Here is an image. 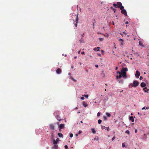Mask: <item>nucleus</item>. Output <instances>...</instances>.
Listing matches in <instances>:
<instances>
[{"mask_svg": "<svg viewBox=\"0 0 149 149\" xmlns=\"http://www.w3.org/2000/svg\"><path fill=\"white\" fill-rule=\"evenodd\" d=\"M97 137V139H96V137H95V138H94V140H96H96H98L99 139L98 138V137Z\"/></svg>", "mask_w": 149, "mask_h": 149, "instance_id": "obj_45", "label": "nucleus"}, {"mask_svg": "<svg viewBox=\"0 0 149 149\" xmlns=\"http://www.w3.org/2000/svg\"><path fill=\"white\" fill-rule=\"evenodd\" d=\"M101 128L102 130L105 129L107 130L108 131L110 130V129L109 128V127H105V126L101 125Z\"/></svg>", "mask_w": 149, "mask_h": 149, "instance_id": "obj_4", "label": "nucleus"}, {"mask_svg": "<svg viewBox=\"0 0 149 149\" xmlns=\"http://www.w3.org/2000/svg\"><path fill=\"white\" fill-rule=\"evenodd\" d=\"M84 97H82L81 98V99L82 100H84Z\"/></svg>", "mask_w": 149, "mask_h": 149, "instance_id": "obj_47", "label": "nucleus"}, {"mask_svg": "<svg viewBox=\"0 0 149 149\" xmlns=\"http://www.w3.org/2000/svg\"><path fill=\"white\" fill-rule=\"evenodd\" d=\"M78 15H79V14L78 13L77 14L76 18L75 19V22H76V23H78V20H79Z\"/></svg>", "mask_w": 149, "mask_h": 149, "instance_id": "obj_13", "label": "nucleus"}, {"mask_svg": "<svg viewBox=\"0 0 149 149\" xmlns=\"http://www.w3.org/2000/svg\"><path fill=\"white\" fill-rule=\"evenodd\" d=\"M86 72H88V70H86Z\"/></svg>", "mask_w": 149, "mask_h": 149, "instance_id": "obj_60", "label": "nucleus"}, {"mask_svg": "<svg viewBox=\"0 0 149 149\" xmlns=\"http://www.w3.org/2000/svg\"><path fill=\"white\" fill-rule=\"evenodd\" d=\"M140 73L138 71H136L135 74V76L136 78H138L140 75Z\"/></svg>", "mask_w": 149, "mask_h": 149, "instance_id": "obj_6", "label": "nucleus"}, {"mask_svg": "<svg viewBox=\"0 0 149 149\" xmlns=\"http://www.w3.org/2000/svg\"><path fill=\"white\" fill-rule=\"evenodd\" d=\"M145 107H143V108H142V110L144 109H145Z\"/></svg>", "mask_w": 149, "mask_h": 149, "instance_id": "obj_52", "label": "nucleus"}, {"mask_svg": "<svg viewBox=\"0 0 149 149\" xmlns=\"http://www.w3.org/2000/svg\"><path fill=\"white\" fill-rule=\"evenodd\" d=\"M128 23H129L128 22V21H127V22H125V23L126 24H128Z\"/></svg>", "mask_w": 149, "mask_h": 149, "instance_id": "obj_53", "label": "nucleus"}, {"mask_svg": "<svg viewBox=\"0 0 149 149\" xmlns=\"http://www.w3.org/2000/svg\"><path fill=\"white\" fill-rule=\"evenodd\" d=\"M149 109V106L148 107H146V109Z\"/></svg>", "mask_w": 149, "mask_h": 149, "instance_id": "obj_57", "label": "nucleus"}, {"mask_svg": "<svg viewBox=\"0 0 149 149\" xmlns=\"http://www.w3.org/2000/svg\"><path fill=\"white\" fill-rule=\"evenodd\" d=\"M103 118L104 120H107V118L105 116H104Z\"/></svg>", "mask_w": 149, "mask_h": 149, "instance_id": "obj_32", "label": "nucleus"}, {"mask_svg": "<svg viewBox=\"0 0 149 149\" xmlns=\"http://www.w3.org/2000/svg\"><path fill=\"white\" fill-rule=\"evenodd\" d=\"M56 141L58 142V141H60V140L58 138H57V139H56Z\"/></svg>", "mask_w": 149, "mask_h": 149, "instance_id": "obj_38", "label": "nucleus"}, {"mask_svg": "<svg viewBox=\"0 0 149 149\" xmlns=\"http://www.w3.org/2000/svg\"><path fill=\"white\" fill-rule=\"evenodd\" d=\"M139 82L135 80L133 81V84L131 83L130 84V85H131L132 86L136 87L139 85Z\"/></svg>", "mask_w": 149, "mask_h": 149, "instance_id": "obj_1", "label": "nucleus"}, {"mask_svg": "<svg viewBox=\"0 0 149 149\" xmlns=\"http://www.w3.org/2000/svg\"><path fill=\"white\" fill-rule=\"evenodd\" d=\"M101 52H104V51H103V50H101Z\"/></svg>", "mask_w": 149, "mask_h": 149, "instance_id": "obj_62", "label": "nucleus"}, {"mask_svg": "<svg viewBox=\"0 0 149 149\" xmlns=\"http://www.w3.org/2000/svg\"><path fill=\"white\" fill-rule=\"evenodd\" d=\"M125 133H127V134H130V132L128 130H127L126 132H125Z\"/></svg>", "mask_w": 149, "mask_h": 149, "instance_id": "obj_30", "label": "nucleus"}, {"mask_svg": "<svg viewBox=\"0 0 149 149\" xmlns=\"http://www.w3.org/2000/svg\"><path fill=\"white\" fill-rule=\"evenodd\" d=\"M56 118L58 120L60 121L61 120L60 117L58 115H57L56 116Z\"/></svg>", "mask_w": 149, "mask_h": 149, "instance_id": "obj_20", "label": "nucleus"}, {"mask_svg": "<svg viewBox=\"0 0 149 149\" xmlns=\"http://www.w3.org/2000/svg\"><path fill=\"white\" fill-rule=\"evenodd\" d=\"M124 6H121L120 8V9L121 10V13L122 14L125 15V16H127V13L126 10L124 9Z\"/></svg>", "mask_w": 149, "mask_h": 149, "instance_id": "obj_2", "label": "nucleus"}, {"mask_svg": "<svg viewBox=\"0 0 149 149\" xmlns=\"http://www.w3.org/2000/svg\"><path fill=\"white\" fill-rule=\"evenodd\" d=\"M62 129L61 128H60L59 129V131L61 132V129Z\"/></svg>", "mask_w": 149, "mask_h": 149, "instance_id": "obj_55", "label": "nucleus"}, {"mask_svg": "<svg viewBox=\"0 0 149 149\" xmlns=\"http://www.w3.org/2000/svg\"><path fill=\"white\" fill-rule=\"evenodd\" d=\"M130 120H131L132 122H134V120L133 116H131L130 118Z\"/></svg>", "mask_w": 149, "mask_h": 149, "instance_id": "obj_16", "label": "nucleus"}, {"mask_svg": "<svg viewBox=\"0 0 149 149\" xmlns=\"http://www.w3.org/2000/svg\"><path fill=\"white\" fill-rule=\"evenodd\" d=\"M97 55L98 56H101V55L100 54V53H99L97 54Z\"/></svg>", "mask_w": 149, "mask_h": 149, "instance_id": "obj_46", "label": "nucleus"}, {"mask_svg": "<svg viewBox=\"0 0 149 149\" xmlns=\"http://www.w3.org/2000/svg\"><path fill=\"white\" fill-rule=\"evenodd\" d=\"M83 104L84 106L85 107H86L88 105L87 103L85 102H83Z\"/></svg>", "mask_w": 149, "mask_h": 149, "instance_id": "obj_17", "label": "nucleus"}, {"mask_svg": "<svg viewBox=\"0 0 149 149\" xmlns=\"http://www.w3.org/2000/svg\"><path fill=\"white\" fill-rule=\"evenodd\" d=\"M106 115H107V116L109 117H110L111 116V114L108 113H106Z\"/></svg>", "mask_w": 149, "mask_h": 149, "instance_id": "obj_24", "label": "nucleus"}, {"mask_svg": "<svg viewBox=\"0 0 149 149\" xmlns=\"http://www.w3.org/2000/svg\"><path fill=\"white\" fill-rule=\"evenodd\" d=\"M61 70L59 68L57 69L56 70V72L58 74H60L61 73Z\"/></svg>", "mask_w": 149, "mask_h": 149, "instance_id": "obj_8", "label": "nucleus"}, {"mask_svg": "<svg viewBox=\"0 0 149 149\" xmlns=\"http://www.w3.org/2000/svg\"><path fill=\"white\" fill-rule=\"evenodd\" d=\"M132 53L133 54H135V52H134L133 51V49H132Z\"/></svg>", "mask_w": 149, "mask_h": 149, "instance_id": "obj_44", "label": "nucleus"}, {"mask_svg": "<svg viewBox=\"0 0 149 149\" xmlns=\"http://www.w3.org/2000/svg\"><path fill=\"white\" fill-rule=\"evenodd\" d=\"M117 7L120 9L121 6H122V3L120 2H118L117 3Z\"/></svg>", "mask_w": 149, "mask_h": 149, "instance_id": "obj_5", "label": "nucleus"}, {"mask_svg": "<svg viewBox=\"0 0 149 149\" xmlns=\"http://www.w3.org/2000/svg\"><path fill=\"white\" fill-rule=\"evenodd\" d=\"M75 135L76 136H78V134H75Z\"/></svg>", "mask_w": 149, "mask_h": 149, "instance_id": "obj_59", "label": "nucleus"}, {"mask_svg": "<svg viewBox=\"0 0 149 149\" xmlns=\"http://www.w3.org/2000/svg\"><path fill=\"white\" fill-rule=\"evenodd\" d=\"M117 73L119 74H121L123 78H126L127 77L126 76V72H120L118 71L117 72Z\"/></svg>", "mask_w": 149, "mask_h": 149, "instance_id": "obj_3", "label": "nucleus"}, {"mask_svg": "<svg viewBox=\"0 0 149 149\" xmlns=\"http://www.w3.org/2000/svg\"><path fill=\"white\" fill-rule=\"evenodd\" d=\"M100 115V113L99 112H98L97 114V116L98 117Z\"/></svg>", "mask_w": 149, "mask_h": 149, "instance_id": "obj_34", "label": "nucleus"}, {"mask_svg": "<svg viewBox=\"0 0 149 149\" xmlns=\"http://www.w3.org/2000/svg\"><path fill=\"white\" fill-rule=\"evenodd\" d=\"M79 41L80 42V43L81 42V40H79Z\"/></svg>", "mask_w": 149, "mask_h": 149, "instance_id": "obj_63", "label": "nucleus"}, {"mask_svg": "<svg viewBox=\"0 0 149 149\" xmlns=\"http://www.w3.org/2000/svg\"><path fill=\"white\" fill-rule=\"evenodd\" d=\"M135 132L136 133L137 132V129H135Z\"/></svg>", "mask_w": 149, "mask_h": 149, "instance_id": "obj_49", "label": "nucleus"}, {"mask_svg": "<svg viewBox=\"0 0 149 149\" xmlns=\"http://www.w3.org/2000/svg\"><path fill=\"white\" fill-rule=\"evenodd\" d=\"M100 49V47H97L94 48L93 50L95 51H100V50L99 49Z\"/></svg>", "mask_w": 149, "mask_h": 149, "instance_id": "obj_11", "label": "nucleus"}, {"mask_svg": "<svg viewBox=\"0 0 149 149\" xmlns=\"http://www.w3.org/2000/svg\"><path fill=\"white\" fill-rule=\"evenodd\" d=\"M143 79V77L142 76H140L139 78L140 80H141Z\"/></svg>", "mask_w": 149, "mask_h": 149, "instance_id": "obj_43", "label": "nucleus"}, {"mask_svg": "<svg viewBox=\"0 0 149 149\" xmlns=\"http://www.w3.org/2000/svg\"><path fill=\"white\" fill-rule=\"evenodd\" d=\"M116 138V137L115 136H114L112 139V141H113L114 140V139H115Z\"/></svg>", "mask_w": 149, "mask_h": 149, "instance_id": "obj_37", "label": "nucleus"}, {"mask_svg": "<svg viewBox=\"0 0 149 149\" xmlns=\"http://www.w3.org/2000/svg\"><path fill=\"white\" fill-rule=\"evenodd\" d=\"M99 39L100 41H102L104 40V38H99Z\"/></svg>", "mask_w": 149, "mask_h": 149, "instance_id": "obj_27", "label": "nucleus"}, {"mask_svg": "<svg viewBox=\"0 0 149 149\" xmlns=\"http://www.w3.org/2000/svg\"><path fill=\"white\" fill-rule=\"evenodd\" d=\"M81 54H85V53H84V52H82L81 53Z\"/></svg>", "mask_w": 149, "mask_h": 149, "instance_id": "obj_50", "label": "nucleus"}, {"mask_svg": "<svg viewBox=\"0 0 149 149\" xmlns=\"http://www.w3.org/2000/svg\"><path fill=\"white\" fill-rule=\"evenodd\" d=\"M123 68V69H124V70H125V72L126 71H128V69L127 68Z\"/></svg>", "mask_w": 149, "mask_h": 149, "instance_id": "obj_28", "label": "nucleus"}, {"mask_svg": "<svg viewBox=\"0 0 149 149\" xmlns=\"http://www.w3.org/2000/svg\"><path fill=\"white\" fill-rule=\"evenodd\" d=\"M50 129L53 130H54V125L52 124H50L49 125Z\"/></svg>", "mask_w": 149, "mask_h": 149, "instance_id": "obj_9", "label": "nucleus"}, {"mask_svg": "<svg viewBox=\"0 0 149 149\" xmlns=\"http://www.w3.org/2000/svg\"><path fill=\"white\" fill-rule=\"evenodd\" d=\"M91 130L93 134H95L96 133V132L95 131V130L94 129V128H92Z\"/></svg>", "mask_w": 149, "mask_h": 149, "instance_id": "obj_19", "label": "nucleus"}, {"mask_svg": "<svg viewBox=\"0 0 149 149\" xmlns=\"http://www.w3.org/2000/svg\"><path fill=\"white\" fill-rule=\"evenodd\" d=\"M122 146L123 147V148H124V147H125V144L124 143H123L122 144Z\"/></svg>", "mask_w": 149, "mask_h": 149, "instance_id": "obj_40", "label": "nucleus"}, {"mask_svg": "<svg viewBox=\"0 0 149 149\" xmlns=\"http://www.w3.org/2000/svg\"><path fill=\"white\" fill-rule=\"evenodd\" d=\"M58 148L57 145H54L52 147V149H57Z\"/></svg>", "mask_w": 149, "mask_h": 149, "instance_id": "obj_7", "label": "nucleus"}, {"mask_svg": "<svg viewBox=\"0 0 149 149\" xmlns=\"http://www.w3.org/2000/svg\"><path fill=\"white\" fill-rule=\"evenodd\" d=\"M146 89H147V87H145L143 88V90L146 92H147L149 90V89H147V90Z\"/></svg>", "mask_w": 149, "mask_h": 149, "instance_id": "obj_21", "label": "nucleus"}, {"mask_svg": "<svg viewBox=\"0 0 149 149\" xmlns=\"http://www.w3.org/2000/svg\"><path fill=\"white\" fill-rule=\"evenodd\" d=\"M64 147L66 149H67L68 148V147L67 145L65 146Z\"/></svg>", "mask_w": 149, "mask_h": 149, "instance_id": "obj_41", "label": "nucleus"}, {"mask_svg": "<svg viewBox=\"0 0 149 149\" xmlns=\"http://www.w3.org/2000/svg\"><path fill=\"white\" fill-rule=\"evenodd\" d=\"M82 132V131H81V130H79V132H78V134H80Z\"/></svg>", "mask_w": 149, "mask_h": 149, "instance_id": "obj_42", "label": "nucleus"}, {"mask_svg": "<svg viewBox=\"0 0 149 149\" xmlns=\"http://www.w3.org/2000/svg\"><path fill=\"white\" fill-rule=\"evenodd\" d=\"M121 74H119V75L118 76H117L116 77V79H118V78L120 79L122 77Z\"/></svg>", "mask_w": 149, "mask_h": 149, "instance_id": "obj_22", "label": "nucleus"}, {"mask_svg": "<svg viewBox=\"0 0 149 149\" xmlns=\"http://www.w3.org/2000/svg\"><path fill=\"white\" fill-rule=\"evenodd\" d=\"M139 45L141 46L142 47H144V45L143 44L142 42L141 41H139Z\"/></svg>", "mask_w": 149, "mask_h": 149, "instance_id": "obj_10", "label": "nucleus"}, {"mask_svg": "<svg viewBox=\"0 0 149 149\" xmlns=\"http://www.w3.org/2000/svg\"><path fill=\"white\" fill-rule=\"evenodd\" d=\"M89 56L90 57H91L92 58V56H91V55H89Z\"/></svg>", "mask_w": 149, "mask_h": 149, "instance_id": "obj_56", "label": "nucleus"}, {"mask_svg": "<svg viewBox=\"0 0 149 149\" xmlns=\"http://www.w3.org/2000/svg\"><path fill=\"white\" fill-rule=\"evenodd\" d=\"M146 85V84L144 82H142L141 84V86L142 87H145Z\"/></svg>", "mask_w": 149, "mask_h": 149, "instance_id": "obj_12", "label": "nucleus"}, {"mask_svg": "<svg viewBox=\"0 0 149 149\" xmlns=\"http://www.w3.org/2000/svg\"><path fill=\"white\" fill-rule=\"evenodd\" d=\"M95 66L96 68H98V65H95Z\"/></svg>", "mask_w": 149, "mask_h": 149, "instance_id": "obj_51", "label": "nucleus"}, {"mask_svg": "<svg viewBox=\"0 0 149 149\" xmlns=\"http://www.w3.org/2000/svg\"><path fill=\"white\" fill-rule=\"evenodd\" d=\"M77 56H75V57H74V58H75V59H76V58H77Z\"/></svg>", "mask_w": 149, "mask_h": 149, "instance_id": "obj_64", "label": "nucleus"}, {"mask_svg": "<svg viewBox=\"0 0 149 149\" xmlns=\"http://www.w3.org/2000/svg\"><path fill=\"white\" fill-rule=\"evenodd\" d=\"M101 122H102V120H101L100 119H99V120H98V123L99 124H100Z\"/></svg>", "mask_w": 149, "mask_h": 149, "instance_id": "obj_29", "label": "nucleus"}, {"mask_svg": "<svg viewBox=\"0 0 149 149\" xmlns=\"http://www.w3.org/2000/svg\"><path fill=\"white\" fill-rule=\"evenodd\" d=\"M119 40L121 43V44L123 45V44L122 43L123 42V40L122 39L120 38Z\"/></svg>", "mask_w": 149, "mask_h": 149, "instance_id": "obj_23", "label": "nucleus"}, {"mask_svg": "<svg viewBox=\"0 0 149 149\" xmlns=\"http://www.w3.org/2000/svg\"><path fill=\"white\" fill-rule=\"evenodd\" d=\"M126 72L124 69L123 68L122 69L121 72Z\"/></svg>", "mask_w": 149, "mask_h": 149, "instance_id": "obj_31", "label": "nucleus"}, {"mask_svg": "<svg viewBox=\"0 0 149 149\" xmlns=\"http://www.w3.org/2000/svg\"><path fill=\"white\" fill-rule=\"evenodd\" d=\"M111 8L114 11V13H115V11L116 10L115 9H114V8H113V7H111Z\"/></svg>", "mask_w": 149, "mask_h": 149, "instance_id": "obj_36", "label": "nucleus"}, {"mask_svg": "<svg viewBox=\"0 0 149 149\" xmlns=\"http://www.w3.org/2000/svg\"><path fill=\"white\" fill-rule=\"evenodd\" d=\"M83 96L85 97L86 98H88V95H84Z\"/></svg>", "mask_w": 149, "mask_h": 149, "instance_id": "obj_26", "label": "nucleus"}, {"mask_svg": "<svg viewBox=\"0 0 149 149\" xmlns=\"http://www.w3.org/2000/svg\"><path fill=\"white\" fill-rule=\"evenodd\" d=\"M58 135L59 137H61V138H63V134L61 133H58Z\"/></svg>", "mask_w": 149, "mask_h": 149, "instance_id": "obj_15", "label": "nucleus"}, {"mask_svg": "<svg viewBox=\"0 0 149 149\" xmlns=\"http://www.w3.org/2000/svg\"><path fill=\"white\" fill-rule=\"evenodd\" d=\"M84 33L83 34L81 35V36L82 37H84Z\"/></svg>", "mask_w": 149, "mask_h": 149, "instance_id": "obj_58", "label": "nucleus"}, {"mask_svg": "<svg viewBox=\"0 0 149 149\" xmlns=\"http://www.w3.org/2000/svg\"><path fill=\"white\" fill-rule=\"evenodd\" d=\"M94 22H93V28L94 29V23H95V19H94Z\"/></svg>", "mask_w": 149, "mask_h": 149, "instance_id": "obj_25", "label": "nucleus"}, {"mask_svg": "<svg viewBox=\"0 0 149 149\" xmlns=\"http://www.w3.org/2000/svg\"><path fill=\"white\" fill-rule=\"evenodd\" d=\"M76 23V22L75 24H74V26H75V27H77V23Z\"/></svg>", "mask_w": 149, "mask_h": 149, "instance_id": "obj_39", "label": "nucleus"}, {"mask_svg": "<svg viewBox=\"0 0 149 149\" xmlns=\"http://www.w3.org/2000/svg\"><path fill=\"white\" fill-rule=\"evenodd\" d=\"M80 50H79V51L78 52V53L79 54V53H80Z\"/></svg>", "mask_w": 149, "mask_h": 149, "instance_id": "obj_61", "label": "nucleus"}, {"mask_svg": "<svg viewBox=\"0 0 149 149\" xmlns=\"http://www.w3.org/2000/svg\"><path fill=\"white\" fill-rule=\"evenodd\" d=\"M118 67H116V70H117L118 69Z\"/></svg>", "mask_w": 149, "mask_h": 149, "instance_id": "obj_54", "label": "nucleus"}, {"mask_svg": "<svg viewBox=\"0 0 149 149\" xmlns=\"http://www.w3.org/2000/svg\"><path fill=\"white\" fill-rule=\"evenodd\" d=\"M73 135L72 134V133L70 134V137L72 138V137Z\"/></svg>", "mask_w": 149, "mask_h": 149, "instance_id": "obj_35", "label": "nucleus"}, {"mask_svg": "<svg viewBox=\"0 0 149 149\" xmlns=\"http://www.w3.org/2000/svg\"><path fill=\"white\" fill-rule=\"evenodd\" d=\"M59 127L60 128L62 129L64 127V125L63 124H61L59 126Z\"/></svg>", "mask_w": 149, "mask_h": 149, "instance_id": "obj_14", "label": "nucleus"}, {"mask_svg": "<svg viewBox=\"0 0 149 149\" xmlns=\"http://www.w3.org/2000/svg\"><path fill=\"white\" fill-rule=\"evenodd\" d=\"M53 144L54 145H57V142L54 139L53 140Z\"/></svg>", "mask_w": 149, "mask_h": 149, "instance_id": "obj_18", "label": "nucleus"}, {"mask_svg": "<svg viewBox=\"0 0 149 149\" xmlns=\"http://www.w3.org/2000/svg\"><path fill=\"white\" fill-rule=\"evenodd\" d=\"M123 33L124 34H125V35H126L127 34V33H125V31H123Z\"/></svg>", "mask_w": 149, "mask_h": 149, "instance_id": "obj_48", "label": "nucleus"}, {"mask_svg": "<svg viewBox=\"0 0 149 149\" xmlns=\"http://www.w3.org/2000/svg\"><path fill=\"white\" fill-rule=\"evenodd\" d=\"M113 6L115 7L116 8L117 7V4H116L115 3H113Z\"/></svg>", "mask_w": 149, "mask_h": 149, "instance_id": "obj_33", "label": "nucleus"}]
</instances>
